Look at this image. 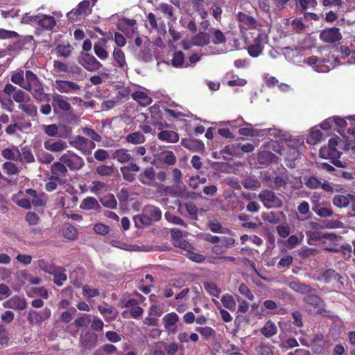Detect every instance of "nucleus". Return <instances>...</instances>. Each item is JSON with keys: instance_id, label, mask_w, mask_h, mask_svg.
<instances>
[{"instance_id": "1", "label": "nucleus", "mask_w": 355, "mask_h": 355, "mask_svg": "<svg viewBox=\"0 0 355 355\" xmlns=\"http://www.w3.org/2000/svg\"><path fill=\"white\" fill-rule=\"evenodd\" d=\"M23 89L28 91L37 102L50 101L49 94L44 93L42 83L40 81L37 76L31 70H27L25 72Z\"/></svg>"}, {"instance_id": "2", "label": "nucleus", "mask_w": 355, "mask_h": 355, "mask_svg": "<svg viewBox=\"0 0 355 355\" xmlns=\"http://www.w3.org/2000/svg\"><path fill=\"white\" fill-rule=\"evenodd\" d=\"M162 217L160 209L154 205H147L144 207L142 214L134 217L137 227L142 225H149L153 221H159Z\"/></svg>"}, {"instance_id": "3", "label": "nucleus", "mask_w": 355, "mask_h": 355, "mask_svg": "<svg viewBox=\"0 0 355 355\" xmlns=\"http://www.w3.org/2000/svg\"><path fill=\"white\" fill-rule=\"evenodd\" d=\"M24 19L28 22L37 24L39 27L36 31H38L40 28L42 31H51L57 24L54 17L48 15H28L26 14Z\"/></svg>"}, {"instance_id": "4", "label": "nucleus", "mask_w": 355, "mask_h": 355, "mask_svg": "<svg viewBox=\"0 0 355 355\" xmlns=\"http://www.w3.org/2000/svg\"><path fill=\"white\" fill-rule=\"evenodd\" d=\"M96 0H83L78 4L76 8L67 14V17L71 21H76L85 18L92 12V8L94 6Z\"/></svg>"}, {"instance_id": "5", "label": "nucleus", "mask_w": 355, "mask_h": 355, "mask_svg": "<svg viewBox=\"0 0 355 355\" xmlns=\"http://www.w3.org/2000/svg\"><path fill=\"white\" fill-rule=\"evenodd\" d=\"M79 343L80 347L85 352L92 351L98 345V336L88 329H83L80 335Z\"/></svg>"}, {"instance_id": "6", "label": "nucleus", "mask_w": 355, "mask_h": 355, "mask_svg": "<svg viewBox=\"0 0 355 355\" xmlns=\"http://www.w3.org/2000/svg\"><path fill=\"white\" fill-rule=\"evenodd\" d=\"M70 144L80 151L83 155L87 156L90 155L92 150L96 148L95 142L80 135L73 137L70 141Z\"/></svg>"}, {"instance_id": "7", "label": "nucleus", "mask_w": 355, "mask_h": 355, "mask_svg": "<svg viewBox=\"0 0 355 355\" xmlns=\"http://www.w3.org/2000/svg\"><path fill=\"white\" fill-rule=\"evenodd\" d=\"M60 161L63 162L71 171H78L85 166L83 159L71 150L63 154Z\"/></svg>"}, {"instance_id": "8", "label": "nucleus", "mask_w": 355, "mask_h": 355, "mask_svg": "<svg viewBox=\"0 0 355 355\" xmlns=\"http://www.w3.org/2000/svg\"><path fill=\"white\" fill-rule=\"evenodd\" d=\"M268 38L266 34L259 33L252 43L248 45L247 48L248 54L252 58H257L261 55L264 49V45L268 42Z\"/></svg>"}, {"instance_id": "9", "label": "nucleus", "mask_w": 355, "mask_h": 355, "mask_svg": "<svg viewBox=\"0 0 355 355\" xmlns=\"http://www.w3.org/2000/svg\"><path fill=\"white\" fill-rule=\"evenodd\" d=\"M319 37L324 43L336 44L342 39V34L339 28L334 26L322 29Z\"/></svg>"}, {"instance_id": "10", "label": "nucleus", "mask_w": 355, "mask_h": 355, "mask_svg": "<svg viewBox=\"0 0 355 355\" xmlns=\"http://www.w3.org/2000/svg\"><path fill=\"white\" fill-rule=\"evenodd\" d=\"M78 62L88 71H96L103 67V64L92 55L83 53L78 59Z\"/></svg>"}, {"instance_id": "11", "label": "nucleus", "mask_w": 355, "mask_h": 355, "mask_svg": "<svg viewBox=\"0 0 355 355\" xmlns=\"http://www.w3.org/2000/svg\"><path fill=\"white\" fill-rule=\"evenodd\" d=\"M51 315V311L49 308L46 307L41 312L30 310L28 312L27 319L31 324H37L42 326L44 321L48 320Z\"/></svg>"}, {"instance_id": "12", "label": "nucleus", "mask_w": 355, "mask_h": 355, "mask_svg": "<svg viewBox=\"0 0 355 355\" xmlns=\"http://www.w3.org/2000/svg\"><path fill=\"white\" fill-rule=\"evenodd\" d=\"M259 199L267 208L278 207L282 205V200L275 193L270 190H263L259 195Z\"/></svg>"}, {"instance_id": "13", "label": "nucleus", "mask_w": 355, "mask_h": 355, "mask_svg": "<svg viewBox=\"0 0 355 355\" xmlns=\"http://www.w3.org/2000/svg\"><path fill=\"white\" fill-rule=\"evenodd\" d=\"M117 28L128 37H132L137 31V21L134 19L122 18L119 21Z\"/></svg>"}, {"instance_id": "14", "label": "nucleus", "mask_w": 355, "mask_h": 355, "mask_svg": "<svg viewBox=\"0 0 355 355\" xmlns=\"http://www.w3.org/2000/svg\"><path fill=\"white\" fill-rule=\"evenodd\" d=\"M123 179L128 182L136 180V173L140 171V167L135 162H130L120 168Z\"/></svg>"}, {"instance_id": "15", "label": "nucleus", "mask_w": 355, "mask_h": 355, "mask_svg": "<svg viewBox=\"0 0 355 355\" xmlns=\"http://www.w3.org/2000/svg\"><path fill=\"white\" fill-rule=\"evenodd\" d=\"M236 19L239 22L241 28L245 30L255 29L259 25L254 17L241 11L236 14Z\"/></svg>"}, {"instance_id": "16", "label": "nucleus", "mask_w": 355, "mask_h": 355, "mask_svg": "<svg viewBox=\"0 0 355 355\" xmlns=\"http://www.w3.org/2000/svg\"><path fill=\"white\" fill-rule=\"evenodd\" d=\"M55 88L61 93H73L80 89V86L73 81L56 80Z\"/></svg>"}, {"instance_id": "17", "label": "nucleus", "mask_w": 355, "mask_h": 355, "mask_svg": "<svg viewBox=\"0 0 355 355\" xmlns=\"http://www.w3.org/2000/svg\"><path fill=\"white\" fill-rule=\"evenodd\" d=\"M4 308L23 311L27 307V302L24 297L15 295L3 303Z\"/></svg>"}, {"instance_id": "18", "label": "nucleus", "mask_w": 355, "mask_h": 355, "mask_svg": "<svg viewBox=\"0 0 355 355\" xmlns=\"http://www.w3.org/2000/svg\"><path fill=\"white\" fill-rule=\"evenodd\" d=\"M162 321L164 328L168 332L174 334L177 331V323L179 321V317L175 313L171 312L166 314L163 317Z\"/></svg>"}, {"instance_id": "19", "label": "nucleus", "mask_w": 355, "mask_h": 355, "mask_svg": "<svg viewBox=\"0 0 355 355\" xmlns=\"http://www.w3.org/2000/svg\"><path fill=\"white\" fill-rule=\"evenodd\" d=\"M51 173L52 174L51 180L60 182V177H66L68 171L67 166L60 161L54 162L51 166Z\"/></svg>"}, {"instance_id": "20", "label": "nucleus", "mask_w": 355, "mask_h": 355, "mask_svg": "<svg viewBox=\"0 0 355 355\" xmlns=\"http://www.w3.org/2000/svg\"><path fill=\"white\" fill-rule=\"evenodd\" d=\"M305 62L311 66L318 72L324 73L329 70V67L326 64V61L324 59H319L316 56L307 58Z\"/></svg>"}, {"instance_id": "21", "label": "nucleus", "mask_w": 355, "mask_h": 355, "mask_svg": "<svg viewBox=\"0 0 355 355\" xmlns=\"http://www.w3.org/2000/svg\"><path fill=\"white\" fill-rule=\"evenodd\" d=\"M44 146L46 150L51 152H60L67 148V144L65 141L61 139H47L44 142Z\"/></svg>"}, {"instance_id": "22", "label": "nucleus", "mask_w": 355, "mask_h": 355, "mask_svg": "<svg viewBox=\"0 0 355 355\" xmlns=\"http://www.w3.org/2000/svg\"><path fill=\"white\" fill-rule=\"evenodd\" d=\"M52 106L55 113L58 109L69 111L71 107L70 103L66 100V97L60 94H54L52 96Z\"/></svg>"}, {"instance_id": "23", "label": "nucleus", "mask_w": 355, "mask_h": 355, "mask_svg": "<svg viewBox=\"0 0 355 355\" xmlns=\"http://www.w3.org/2000/svg\"><path fill=\"white\" fill-rule=\"evenodd\" d=\"M156 178L155 170L153 166L147 167L138 175L139 181L144 185H150Z\"/></svg>"}, {"instance_id": "24", "label": "nucleus", "mask_w": 355, "mask_h": 355, "mask_svg": "<svg viewBox=\"0 0 355 355\" xmlns=\"http://www.w3.org/2000/svg\"><path fill=\"white\" fill-rule=\"evenodd\" d=\"M112 58L115 62V66L123 69H128V64L124 52L119 48H114L112 52Z\"/></svg>"}, {"instance_id": "25", "label": "nucleus", "mask_w": 355, "mask_h": 355, "mask_svg": "<svg viewBox=\"0 0 355 355\" xmlns=\"http://www.w3.org/2000/svg\"><path fill=\"white\" fill-rule=\"evenodd\" d=\"M312 210L317 216L321 218L331 217L334 214L331 206L327 203H323L322 205H314V206L312 207Z\"/></svg>"}, {"instance_id": "26", "label": "nucleus", "mask_w": 355, "mask_h": 355, "mask_svg": "<svg viewBox=\"0 0 355 355\" xmlns=\"http://www.w3.org/2000/svg\"><path fill=\"white\" fill-rule=\"evenodd\" d=\"M279 157L268 150H263L258 155L259 162L265 166H268L272 163H277Z\"/></svg>"}, {"instance_id": "27", "label": "nucleus", "mask_w": 355, "mask_h": 355, "mask_svg": "<svg viewBox=\"0 0 355 355\" xmlns=\"http://www.w3.org/2000/svg\"><path fill=\"white\" fill-rule=\"evenodd\" d=\"M26 193L32 198L31 203L35 207L44 206L46 205V200L44 193L37 194L35 190L28 189L26 190Z\"/></svg>"}, {"instance_id": "28", "label": "nucleus", "mask_w": 355, "mask_h": 355, "mask_svg": "<svg viewBox=\"0 0 355 355\" xmlns=\"http://www.w3.org/2000/svg\"><path fill=\"white\" fill-rule=\"evenodd\" d=\"M112 158L121 164L128 163L132 159L128 150L123 148L114 150L112 153Z\"/></svg>"}, {"instance_id": "29", "label": "nucleus", "mask_w": 355, "mask_h": 355, "mask_svg": "<svg viewBox=\"0 0 355 355\" xmlns=\"http://www.w3.org/2000/svg\"><path fill=\"white\" fill-rule=\"evenodd\" d=\"M194 46H205L210 43V35L205 31H200L191 38Z\"/></svg>"}, {"instance_id": "30", "label": "nucleus", "mask_w": 355, "mask_h": 355, "mask_svg": "<svg viewBox=\"0 0 355 355\" xmlns=\"http://www.w3.org/2000/svg\"><path fill=\"white\" fill-rule=\"evenodd\" d=\"M289 288L293 291L302 295H306L312 293L313 289L308 284L298 281H293L289 284Z\"/></svg>"}, {"instance_id": "31", "label": "nucleus", "mask_w": 355, "mask_h": 355, "mask_svg": "<svg viewBox=\"0 0 355 355\" xmlns=\"http://www.w3.org/2000/svg\"><path fill=\"white\" fill-rule=\"evenodd\" d=\"M303 301L305 304L312 306L314 309L320 307V306H325V302L322 298L317 295L312 294L311 293L306 294L304 297Z\"/></svg>"}, {"instance_id": "32", "label": "nucleus", "mask_w": 355, "mask_h": 355, "mask_svg": "<svg viewBox=\"0 0 355 355\" xmlns=\"http://www.w3.org/2000/svg\"><path fill=\"white\" fill-rule=\"evenodd\" d=\"M80 208L85 210L99 211L101 207L94 197L88 196L83 200Z\"/></svg>"}, {"instance_id": "33", "label": "nucleus", "mask_w": 355, "mask_h": 355, "mask_svg": "<svg viewBox=\"0 0 355 355\" xmlns=\"http://www.w3.org/2000/svg\"><path fill=\"white\" fill-rule=\"evenodd\" d=\"M157 137L162 141L176 143L179 140L178 134L173 130H162L157 134Z\"/></svg>"}, {"instance_id": "34", "label": "nucleus", "mask_w": 355, "mask_h": 355, "mask_svg": "<svg viewBox=\"0 0 355 355\" xmlns=\"http://www.w3.org/2000/svg\"><path fill=\"white\" fill-rule=\"evenodd\" d=\"M55 272L51 275H53V283L58 286H62L67 279L66 269L63 267L58 266Z\"/></svg>"}, {"instance_id": "35", "label": "nucleus", "mask_w": 355, "mask_h": 355, "mask_svg": "<svg viewBox=\"0 0 355 355\" xmlns=\"http://www.w3.org/2000/svg\"><path fill=\"white\" fill-rule=\"evenodd\" d=\"M158 10H160L170 21L175 22L177 20V17L175 15V9L171 4L161 3L159 5Z\"/></svg>"}, {"instance_id": "36", "label": "nucleus", "mask_w": 355, "mask_h": 355, "mask_svg": "<svg viewBox=\"0 0 355 355\" xmlns=\"http://www.w3.org/2000/svg\"><path fill=\"white\" fill-rule=\"evenodd\" d=\"M296 8L300 13L308 9H315L318 6L317 0H295Z\"/></svg>"}, {"instance_id": "37", "label": "nucleus", "mask_w": 355, "mask_h": 355, "mask_svg": "<svg viewBox=\"0 0 355 355\" xmlns=\"http://www.w3.org/2000/svg\"><path fill=\"white\" fill-rule=\"evenodd\" d=\"M55 50L56 55L58 57L67 58L72 54L73 47L69 43H67V44H58L55 46Z\"/></svg>"}, {"instance_id": "38", "label": "nucleus", "mask_w": 355, "mask_h": 355, "mask_svg": "<svg viewBox=\"0 0 355 355\" xmlns=\"http://www.w3.org/2000/svg\"><path fill=\"white\" fill-rule=\"evenodd\" d=\"M132 99L137 101L142 106H147L151 104L153 100L145 92L141 91H137L131 95Z\"/></svg>"}, {"instance_id": "39", "label": "nucleus", "mask_w": 355, "mask_h": 355, "mask_svg": "<svg viewBox=\"0 0 355 355\" xmlns=\"http://www.w3.org/2000/svg\"><path fill=\"white\" fill-rule=\"evenodd\" d=\"M355 197L351 194L348 196L337 194L333 198V204L339 208L346 207L349 204V198L353 199Z\"/></svg>"}, {"instance_id": "40", "label": "nucleus", "mask_w": 355, "mask_h": 355, "mask_svg": "<svg viewBox=\"0 0 355 355\" xmlns=\"http://www.w3.org/2000/svg\"><path fill=\"white\" fill-rule=\"evenodd\" d=\"M260 331L265 337L270 338L277 333V328L273 322L268 320L261 329Z\"/></svg>"}, {"instance_id": "41", "label": "nucleus", "mask_w": 355, "mask_h": 355, "mask_svg": "<svg viewBox=\"0 0 355 355\" xmlns=\"http://www.w3.org/2000/svg\"><path fill=\"white\" fill-rule=\"evenodd\" d=\"M137 59L141 62H150L153 55L151 51L148 46H144L137 52Z\"/></svg>"}, {"instance_id": "42", "label": "nucleus", "mask_w": 355, "mask_h": 355, "mask_svg": "<svg viewBox=\"0 0 355 355\" xmlns=\"http://www.w3.org/2000/svg\"><path fill=\"white\" fill-rule=\"evenodd\" d=\"M39 268L46 273L51 274L55 272V270L58 267L56 266L52 261L40 259L37 261Z\"/></svg>"}, {"instance_id": "43", "label": "nucleus", "mask_w": 355, "mask_h": 355, "mask_svg": "<svg viewBox=\"0 0 355 355\" xmlns=\"http://www.w3.org/2000/svg\"><path fill=\"white\" fill-rule=\"evenodd\" d=\"M18 108L29 116L35 117L37 115V107L32 103L19 104Z\"/></svg>"}, {"instance_id": "44", "label": "nucleus", "mask_w": 355, "mask_h": 355, "mask_svg": "<svg viewBox=\"0 0 355 355\" xmlns=\"http://www.w3.org/2000/svg\"><path fill=\"white\" fill-rule=\"evenodd\" d=\"M102 205L108 209H116L117 207V201L113 194L109 193L100 199Z\"/></svg>"}, {"instance_id": "45", "label": "nucleus", "mask_w": 355, "mask_h": 355, "mask_svg": "<svg viewBox=\"0 0 355 355\" xmlns=\"http://www.w3.org/2000/svg\"><path fill=\"white\" fill-rule=\"evenodd\" d=\"M125 139L127 142L132 144H140L146 141V137L139 132H135L128 135Z\"/></svg>"}, {"instance_id": "46", "label": "nucleus", "mask_w": 355, "mask_h": 355, "mask_svg": "<svg viewBox=\"0 0 355 355\" xmlns=\"http://www.w3.org/2000/svg\"><path fill=\"white\" fill-rule=\"evenodd\" d=\"M322 340L323 336L318 334L311 340L310 347L315 353L320 354L323 350L322 345L318 344V343L322 342Z\"/></svg>"}, {"instance_id": "47", "label": "nucleus", "mask_w": 355, "mask_h": 355, "mask_svg": "<svg viewBox=\"0 0 355 355\" xmlns=\"http://www.w3.org/2000/svg\"><path fill=\"white\" fill-rule=\"evenodd\" d=\"M205 289L211 296L218 297L221 293L220 289L217 286L216 284L214 282H208L204 284Z\"/></svg>"}, {"instance_id": "48", "label": "nucleus", "mask_w": 355, "mask_h": 355, "mask_svg": "<svg viewBox=\"0 0 355 355\" xmlns=\"http://www.w3.org/2000/svg\"><path fill=\"white\" fill-rule=\"evenodd\" d=\"M306 235L308 239L307 243L309 245H313V241H318L323 239L324 233L314 230H307L306 231Z\"/></svg>"}, {"instance_id": "49", "label": "nucleus", "mask_w": 355, "mask_h": 355, "mask_svg": "<svg viewBox=\"0 0 355 355\" xmlns=\"http://www.w3.org/2000/svg\"><path fill=\"white\" fill-rule=\"evenodd\" d=\"M204 340H208L209 338L215 336L216 331L214 329L210 327H199L196 328Z\"/></svg>"}, {"instance_id": "50", "label": "nucleus", "mask_w": 355, "mask_h": 355, "mask_svg": "<svg viewBox=\"0 0 355 355\" xmlns=\"http://www.w3.org/2000/svg\"><path fill=\"white\" fill-rule=\"evenodd\" d=\"M83 295L87 299L97 297L100 295V292L97 288H92L89 285H84L82 287Z\"/></svg>"}, {"instance_id": "51", "label": "nucleus", "mask_w": 355, "mask_h": 355, "mask_svg": "<svg viewBox=\"0 0 355 355\" xmlns=\"http://www.w3.org/2000/svg\"><path fill=\"white\" fill-rule=\"evenodd\" d=\"M221 302L223 306L229 310H234L236 308V302L234 297L230 294L224 295L221 298Z\"/></svg>"}, {"instance_id": "52", "label": "nucleus", "mask_w": 355, "mask_h": 355, "mask_svg": "<svg viewBox=\"0 0 355 355\" xmlns=\"http://www.w3.org/2000/svg\"><path fill=\"white\" fill-rule=\"evenodd\" d=\"M184 61V54L181 51H178L173 53V58L171 60L172 65L175 67H180L183 66Z\"/></svg>"}, {"instance_id": "53", "label": "nucleus", "mask_w": 355, "mask_h": 355, "mask_svg": "<svg viewBox=\"0 0 355 355\" xmlns=\"http://www.w3.org/2000/svg\"><path fill=\"white\" fill-rule=\"evenodd\" d=\"M10 80L16 84L20 86L23 88L24 80H25V74L24 73V71L20 70L14 72L10 77Z\"/></svg>"}, {"instance_id": "54", "label": "nucleus", "mask_w": 355, "mask_h": 355, "mask_svg": "<svg viewBox=\"0 0 355 355\" xmlns=\"http://www.w3.org/2000/svg\"><path fill=\"white\" fill-rule=\"evenodd\" d=\"M211 33L213 34L214 38L212 40V42L215 45H218L220 44H224L226 42V37L224 33L219 29H211Z\"/></svg>"}, {"instance_id": "55", "label": "nucleus", "mask_w": 355, "mask_h": 355, "mask_svg": "<svg viewBox=\"0 0 355 355\" xmlns=\"http://www.w3.org/2000/svg\"><path fill=\"white\" fill-rule=\"evenodd\" d=\"M63 235L66 239L74 240L78 236V231L73 225L68 224L63 230Z\"/></svg>"}, {"instance_id": "56", "label": "nucleus", "mask_w": 355, "mask_h": 355, "mask_svg": "<svg viewBox=\"0 0 355 355\" xmlns=\"http://www.w3.org/2000/svg\"><path fill=\"white\" fill-rule=\"evenodd\" d=\"M37 159L41 164H49L53 161L54 157L49 153L40 151L37 154Z\"/></svg>"}, {"instance_id": "57", "label": "nucleus", "mask_w": 355, "mask_h": 355, "mask_svg": "<svg viewBox=\"0 0 355 355\" xmlns=\"http://www.w3.org/2000/svg\"><path fill=\"white\" fill-rule=\"evenodd\" d=\"M94 52L95 55L101 60H105L109 58V53L105 47L98 44H94Z\"/></svg>"}, {"instance_id": "58", "label": "nucleus", "mask_w": 355, "mask_h": 355, "mask_svg": "<svg viewBox=\"0 0 355 355\" xmlns=\"http://www.w3.org/2000/svg\"><path fill=\"white\" fill-rule=\"evenodd\" d=\"M96 171L101 176H111L114 173V168L112 165H100L96 168Z\"/></svg>"}, {"instance_id": "59", "label": "nucleus", "mask_w": 355, "mask_h": 355, "mask_svg": "<svg viewBox=\"0 0 355 355\" xmlns=\"http://www.w3.org/2000/svg\"><path fill=\"white\" fill-rule=\"evenodd\" d=\"M82 132L91 139L90 141L100 142L102 140L101 136L91 128L85 127L82 129Z\"/></svg>"}, {"instance_id": "60", "label": "nucleus", "mask_w": 355, "mask_h": 355, "mask_svg": "<svg viewBox=\"0 0 355 355\" xmlns=\"http://www.w3.org/2000/svg\"><path fill=\"white\" fill-rule=\"evenodd\" d=\"M329 152L330 157H337L339 156V152L337 150L338 141L336 138H331L328 142Z\"/></svg>"}, {"instance_id": "61", "label": "nucleus", "mask_w": 355, "mask_h": 355, "mask_svg": "<svg viewBox=\"0 0 355 355\" xmlns=\"http://www.w3.org/2000/svg\"><path fill=\"white\" fill-rule=\"evenodd\" d=\"M165 218L170 223L186 227L187 223L179 216H175L169 212L165 213Z\"/></svg>"}, {"instance_id": "62", "label": "nucleus", "mask_w": 355, "mask_h": 355, "mask_svg": "<svg viewBox=\"0 0 355 355\" xmlns=\"http://www.w3.org/2000/svg\"><path fill=\"white\" fill-rule=\"evenodd\" d=\"M3 169L9 175H16L19 173V168L17 165L11 162H6L3 164Z\"/></svg>"}, {"instance_id": "63", "label": "nucleus", "mask_w": 355, "mask_h": 355, "mask_svg": "<svg viewBox=\"0 0 355 355\" xmlns=\"http://www.w3.org/2000/svg\"><path fill=\"white\" fill-rule=\"evenodd\" d=\"M239 292L241 295H242L243 296H244L250 301H252L254 298L252 292L250 291L248 286L244 283L240 284L239 288Z\"/></svg>"}, {"instance_id": "64", "label": "nucleus", "mask_w": 355, "mask_h": 355, "mask_svg": "<svg viewBox=\"0 0 355 355\" xmlns=\"http://www.w3.org/2000/svg\"><path fill=\"white\" fill-rule=\"evenodd\" d=\"M91 322L90 315H84L83 316L77 318L74 320V325L79 328L83 327H87Z\"/></svg>"}]
</instances>
